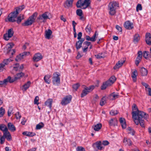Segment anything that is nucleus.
Here are the masks:
<instances>
[{"instance_id":"1","label":"nucleus","mask_w":151,"mask_h":151,"mask_svg":"<svg viewBox=\"0 0 151 151\" xmlns=\"http://www.w3.org/2000/svg\"><path fill=\"white\" fill-rule=\"evenodd\" d=\"M132 110H136L132 112V118L134 120L135 124L138 125L139 123L142 127H145L144 119H147L149 118V115L146 113L139 111L135 104H134L132 107Z\"/></svg>"},{"instance_id":"2","label":"nucleus","mask_w":151,"mask_h":151,"mask_svg":"<svg viewBox=\"0 0 151 151\" xmlns=\"http://www.w3.org/2000/svg\"><path fill=\"white\" fill-rule=\"evenodd\" d=\"M118 4L116 2L113 1L110 3L108 5L109 10V14L111 15H114L116 12V10L118 7Z\"/></svg>"},{"instance_id":"3","label":"nucleus","mask_w":151,"mask_h":151,"mask_svg":"<svg viewBox=\"0 0 151 151\" xmlns=\"http://www.w3.org/2000/svg\"><path fill=\"white\" fill-rule=\"evenodd\" d=\"M89 0H79L76 3L77 8L85 9L89 5Z\"/></svg>"},{"instance_id":"4","label":"nucleus","mask_w":151,"mask_h":151,"mask_svg":"<svg viewBox=\"0 0 151 151\" xmlns=\"http://www.w3.org/2000/svg\"><path fill=\"white\" fill-rule=\"evenodd\" d=\"M95 86L93 85L90 86L88 87L85 86L84 89L82 90L81 94V97L83 98L86 96L89 93L92 91L94 88Z\"/></svg>"},{"instance_id":"5","label":"nucleus","mask_w":151,"mask_h":151,"mask_svg":"<svg viewBox=\"0 0 151 151\" xmlns=\"http://www.w3.org/2000/svg\"><path fill=\"white\" fill-rule=\"evenodd\" d=\"M59 76L60 75L58 74V72H56L53 73L52 78V81L53 84L58 86L60 84V78Z\"/></svg>"},{"instance_id":"6","label":"nucleus","mask_w":151,"mask_h":151,"mask_svg":"<svg viewBox=\"0 0 151 151\" xmlns=\"http://www.w3.org/2000/svg\"><path fill=\"white\" fill-rule=\"evenodd\" d=\"M18 14L14 11L10 13L8 16V19L9 22H14L16 21Z\"/></svg>"},{"instance_id":"7","label":"nucleus","mask_w":151,"mask_h":151,"mask_svg":"<svg viewBox=\"0 0 151 151\" xmlns=\"http://www.w3.org/2000/svg\"><path fill=\"white\" fill-rule=\"evenodd\" d=\"M72 97L71 95H69L66 96L63 98L61 102L62 105H66L69 103L71 101Z\"/></svg>"},{"instance_id":"8","label":"nucleus","mask_w":151,"mask_h":151,"mask_svg":"<svg viewBox=\"0 0 151 151\" xmlns=\"http://www.w3.org/2000/svg\"><path fill=\"white\" fill-rule=\"evenodd\" d=\"M14 33L12 28L9 29L8 31V33L4 34V39L6 40H8L10 38L12 37Z\"/></svg>"},{"instance_id":"9","label":"nucleus","mask_w":151,"mask_h":151,"mask_svg":"<svg viewBox=\"0 0 151 151\" xmlns=\"http://www.w3.org/2000/svg\"><path fill=\"white\" fill-rule=\"evenodd\" d=\"M47 13L46 12L42 15H39L37 19L40 20L41 22H45L46 20L49 18V16L47 14Z\"/></svg>"},{"instance_id":"10","label":"nucleus","mask_w":151,"mask_h":151,"mask_svg":"<svg viewBox=\"0 0 151 151\" xmlns=\"http://www.w3.org/2000/svg\"><path fill=\"white\" fill-rule=\"evenodd\" d=\"M92 147L95 149L97 148V149L100 150H102L104 148L102 145L101 142V141H98L93 143L92 145Z\"/></svg>"},{"instance_id":"11","label":"nucleus","mask_w":151,"mask_h":151,"mask_svg":"<svg viewBox=\"0 0 151 151\" xmlns=\"http://www.w3.org/2000/svg\"><path fill=\"white\" fill-rule=\"evenodd\" d=\"M24 73L22 72H21L17 73L14 78L12 79V78L11 77V82H10V83H11L13 82L18 79L20 78L21 77L24 76Z\"/></svg>"},{"instance_id":"12","label":"nucleus","mask_w":151,"mask_h":151,"mask_svg":"<svg viewBox=\"0 0 151 151\" xmlns=\"http://www.w3.org/2000/svg\"><path fill=\"white\" fill-rule=\"evenodd\" d=\"M133 23H130L129 21L125 22L124 24V27L127 29H133Z\"/></svg>"},{"instance_id":"13","label":"nucleus","mask_w":151,"mask_h":151,"mask_svg":"<svg viewBox=\"0 0 151 151\" xmlns=\"http://www.w3.org/2000/svg\"><path fill=\"white\" fill-rule=\"evenodd\" d=\"M145 41L148 45H151V34L150 33H147L146 34Z\"/></svg>"},{"instance_id":"14","label":"nucleus","mask_w":151,"mask_h":151,"mask_svg":"<svg viewBox=\"0 0 151 151\" xmlns=\"http://www.w3.org/2000/svg\"><path fill=\"white\" fill-rule=\"evenodd\" d=\"M2 137L4 138L5 139V138H6L8 141H10L12 140V137L11 135L8 131L4 132Z\"/></svg>"},{"instance_id":"15","label":"nucleus","mask_w":151,"mask_h":151,"mask_svg":"<svg viewBox=\"0 0 151 151\" xmlns=\"http://www.w3.org/2000/svg\"><path fill=\"white\" fill-rule=\"evenodd\" d=\"M42 58V57L41 54L39 53H37L35 54L34 56L33 59V60L35 62H37Z\"/></svg>"},{"instance_id":"16","label":"nucleus","mask_w":151,"mask_h":151,"mask_svg":"<svg viewBox=\"0 0 151 151\" xmlns=\"http://www.w3.org/2000/svg\"><path fill=\"white\" fill-rule=\"evenodd\" d=\"M125 60H119L115 66L114 67V69H116L119 68L122 66L124 63L125 62Z\"/></svg>"},{"instance_id":"17","label":"nucleus","mask_w":151,"mask_h":151,"mask_svg":"<svg viewBox=\"0 0 151 151\" xmlns=\"http://www.w3.org/2000/svg\"><path fill=\"white\" fill-rule=\"evenodd\" d=\"M34 22L32 20L28 18L27 21L24 23H22V24L23 26H28L31 25Z\"/></svg>"},{"instance_id":"18","label":"nucleus","mask_w":151,"mask_h":151,"mask_svg":"<svg viewBox=\"0 0 151 151\" xmlns=\"http://www.w3.org/2000/svg\"><path fill=\"white\" fill-rule=\"evenodd\" d=\"M108 122L110 126H114L117 125V121L116 119L112 118Z\"/></svg>"},{"instance_id":"19","label":"nucleus","mask_w":151,"mask_h":151,"mask_svg":"<svg viewBox=\"0 0 151 151\" xmlns=\"http://www.w3.org/2000/svg\"><path fill=\"white\" fill-rule=\"evenodd\" d=\"M52 101V99H48L45 102V104L51 109Z\"/></svg>"},{"instance_id":"20","label":"nucleus","mask_w":151,"mask_h":151,"mask_svg":"<svg viewBox=\"0 0 151 151\" xmlns=\"http://www.w3.org/2000/svg\"><path fill=\"white\" fill-rule=\"evenodd\" d=\"M11 81V77L9 76L7 78L4 80L3 81H0V85L6 84L9 82L10 83Z\"/></svg>"},{"instance_id":"21","label":"nucleus","mask_w":151,"mask_h":151,"mask_svg":"<svg viewBox=\"0 0 151 151\" xmlns=\"http://www.w3.org/2000/svg\"><path fill=\"white\" fill-rule=\"evenodd\" d=\"M119 122L123 129H125L126 127V124L125 120L124 118H120L119 119Z\"/></svg>"},{"instance_id":"22","label":"nucleus","mask_w":151,"mask_h":151,"mask_svg":"<svg viewBox=\"0 0 151 151\" xmlns=\"http://www.w3.org/2000/svg\"><path fill=\"white\" fill-rule=\"evenodd\" d=\"M8 129L12 132H14L16 130V128L14 126L12 123H9L7 124Z\"/></svg>"},{"instance_id":"23","label":"nucleus","mask_w":151,"mask_h":151,"mask_svg":"<svg viewBox=\"0 0 151 151\" xmlns=\"http://www.w3.org/2000/svg\"><path fill=\"white\" fill-rule=\"evenodd\" d=\"M31 84L30 81H28L27 83H25L23 86L22 90L24 91H26L29 87Z\"/></svg>"},{"instance_id":"24","label":"nucleus","mask_w":151,"mask_h":151,"mask_svg":"<svg viewBox=\"0 0 151 151\" xmlns=\"http://www.w3.org/2000/svg\"><path fill=\"white\" fill-rule=\"evenodd\" d=\"M25 7L24 5H22L19 6L18 7H16L15 9L16 10L14 11L16 13H17V14H18L19 12L22 11L23 9H24Z\"/></svg>"},{"instance_id":"25","label":"nucleus","mask_w":151,"mask_h":151,"mask_svg":"<svg viewBox=\"0 0 151 151\" xmlns=\"http://www.w3.org/2000/svg\"><path fill=\"white\" fill-rule=\"evenodd\" d=\"M74 0H67L65 3V4L66 5L65 7L68 8L70 7H71L72 6Z\"/></svg>"},{"instance_id":"26","label":"nucleus","mask_w":151,"mask_h":151,"mask_svg":"<svg viewBox=\"0 0 151 151\" xmlns=\"http://www.w3.org/2000/svg\"><path fill=\"white\" fill-rule=\"evenodd\" d=\"M45 32V38L49 39L52 33V31L50 29H48L47 30H46Z\"/></svg>"},{"instance_id":"27","label":"nucleus","mask_w":151,"mask_h":151,"mask_svg":"<svg viewBox=\"0 0 151 151\" xmlns=\"http://www.w3.org/2000/svg\"><path fill=\"white\" fill-rule=\"evenodd\" d=\"M111 85L109 83L107 82V81L104 82L101 86V89L102 90H105L106 88L107 87L110 86Z\"/></svg>"},{"instance_id":"28","label":"nucleus","mask_w":151,"mask_h":151,"mask_svg":"<svg viewBox=\"0 0 151 151\" xmlns=\"http://www.w3.org/2000/svg\"><path fill=\"white\" fill-rule=\"evenodd\" d=\"M140 71L142 76H146L148 73L147 70L144 67L141 68Z\"/></svg>"},{"instance_id":"29","label":"nucleus","mask_w":151,"mask_h":151,"mask_svg":"<svg viewBox=\"0 0 151 151\" xmlns=\"http://www.w3.org/2000/svg\"><path fill=\"white\" fill-rule=\"evenodd\" d=\"M123 143L125 145H128L129 146H130L132 144V142L130 139H127L126 138H124L123 140Z\"/></svg>"},{"instance_id":"30","label":"nucleus","mask_w":151,"mask_h":151,"mask_svg":"<svg viewBox=\"0 0 151 151\" xmlns=\"http://www.w3.org/2000/svg\"><path fill=\"white\" fill-rule=\"evenodd\" d=\"M116 78L114 76H112L110 78L109 80L107 81V82H109L110 84L111 85L116 81Z\"/></svg>"},{"instance_id":"31","label":"nucleus","mask_w":151,"mask_h":151,"mask_svg":"<svg viewBox=\"0 0 151 151\" xmlns=\"http://www.w3.org/2000/svg\"><path fill=\"white\" fill-rule=\"evenodd\" d=\"M102 127V124L101 123H99L94 126V130L96 131H99Z\"/></svg>"},{"instance_id":"32","label":"nucleus","mask_w":151,"mask_h":151,"mask_svg":"<svg viewBox=\"0 0 151 151\" xmlns=\"http://www.w3.org/2000/svg\"><path fill=\"white\" fill-rule=\"evenodd\" d=\"M0 129L3 132H6L8 131V129L4 124H2L0 125Z\"/></svg>"},{"instance_id":"33","label":"nucleus","mask_w":151,"mask_h":151,"mask_svg":"<svg viewBox=\"0 0 151 151\" xmlns=\"http://www.w3.org/2000/svg\"><path fill=\"white\" fill-rule=\"evenodd\" d=\"M140 40V36L139 34H136L134 37L133 42L136 43H138Z\"/></svg>"},{"instance_id":"34","label":"nucleus","mask_w":151,"mask_h":151,"mask_svg":"<svg viewBox=\"0 0 151 151\" xmlns=\"http://www.w3.org/2000/svg\"><path fill=\"white\" fill-rule=\"evenodd\" d=\"M37 12H35L31 16L29 17V18L30 19L35 22L36 17H37Z\"/></svg>"},{"instance_id":"35","label":"nucleus","mask_w":151,"mask_h":151,"mask_svg":"<svg viewBox=\"0 0 151 151\" xmlns=\"http://www.w3.org/2000/svg\"><path fill=\"white\" fill-rule=\"evenodd\" d=\"M143 56L146 59H147L151 57L150 55L149 54V52L147 51H145L143 52Z\"/></svg>"},{"instance_id":"36","label":"nucleus","mask_w":151,"mask_h":151,"mask_svg":"<svg viewBox=\"0 0 151 151\" xmlns=\"http://www.w3.org/2000/svg\"><path fill=\"white\" fill-rule=\"evenodd\" d=\"M80 41H78L76 42V49L78 50L80 49L82 46V43L80 42Z\"/></svg>"},{"instance_id":"37","label":"nucleus","mask_w":151,"mask_h":151,"mask_svg":"<svg viewBox=\"0 0 151 151\" xmlns=\"http://www.w3.org/2000/svg\"><path fill=\"white\" fill-rule=\"evenodd\" d=\"M118 96V94H115L114 92H113L109 96L112 100H114L117 98Z\"/></svg>"},{"instance_id":"38","label":"nucleus","mask_w":151,"mask_h":151,"mask_svg":"<svg viewBox=\"0 0 151 151\" xmlns=\"http://www.w3.org/2000/svg\"><path fill=\"white\" fill-rule=\"evenodd\" d=\"M44 124L42 122H41L36 125V129H40L44 127Z\"/></svg>"},{"instance_id":"39","label":"nucleus","mask_w":151,"mask_h":151,"mask_svg":"<svg viewBox=\"0 0 151 151\" xmlns=\"http://www.w3.org/2000/svg\"><path fill=\"white\" fill-rule=\"evenodd\" d=\"M50 76L49 75H46L44 77V79L45 80V82L48 84L50 83V81H49V78H50Z\"/></svg>"},{"instance_id":"40","label":"nucleus","mask_w":151,"mask_h":151,"mask_svg":"<svg viewBox=\"0 0 151 151\" xmlns=\"http://www.w3.org/2000/svg\"><path fill=\"white\" fill-rule=\"evenodd\" d=\"M97 32L96 31L95 32V33H94V34L93 35V36L91 37V41L92 42H94L96 40V36H98V34H96Z\"/></svg>"},{"instance_id":"41","label":"nucleus","mask_w":151,"mask_h":151,"mask_svg":"<svg viewBox=\"0 0 151 151\" xmlns=\"http://www.w3.org/2000/svg\"><path fill=\"white\" fill-rule=\"evenodd\" d=\"M5 112V109L2 107L0 108V117H2Z\"/></svg>"},{"instance_id":"42","label":"nucleus","mask_w":151,"mask_h":151,"mask_svg":"<svg viewBox=\"0 0 151 151\" xmlns=\"http://www.w3.org/2000/svg\"><path fill=\"white\" fill-rule=\"evenodd\" d=\"M80 86V84L79 83H77L73 85V88L74 90L76 91Z\"/></svg>"},{"instance_id":"43","label":"nucleus","mask_w":151,"mask_h":151,"mask_svg":"<svg viewBox=\"0 0 151 151\" xmlns=\"http://www.w3.org/2000/svg\"><path fill=\"white\" fill-rule=\"evenodd\" d=\"M137 75V70H134V71L132 73L131 77L132 78H136Z\"/></svg>"},{"instance_id":"44","label":"nucleus","mask_w":151,"mask_h":151,"mask_svg":"<svg viewBox=\"0 0 151 151\" xmlns=\"http://www.w3.org/2000/svg\"><path fill=\"white\" fill-rule=\"evenodd\" d=\"M118 113V112L117 110H112L110 112V114L112 116H114L117 114Z\"/></svg>"},{"instance_id":"45","label":"nucleus","mask_w":151,"mask_h":151,"mask_svg":"<svg viewBox=\"0 0 151 151\" xmlns=\"http://www.w3.org/2000/svg\"><path fill=\"white\" fill-rule=\"evenodd\" d=\"M13 108L12 107H10L9 108L8 112H7V114H8V116H10L12 112L13 111Z\"/></svg>"},{"instance_id":"46","label":"nucleus","mask_w":151,"mask_h":151,"mask_svg":"<svg viewBox=\"0 0 151 151\" xmlns=\"http://www.w3.org/2000/svg\"><path fill=\"white\" fill-rule=\"evenodd\" d=\"M12 61L10 58L6 59L4 60L3 61V63H4L6 65H7L10 62Z\"/></svg>"},{"instance_id":"47","label":"nucleus","mask_w":151,"mask_h":151,"mask_svg":"<svg viewBox=\"0 0 151 151\" xmlns=\"http://www.w3.org/2000/svg\"><path fill=\"white\" fill-rule=\"evenodd\" d=\"M104 97H103L101 100L100 104L101 106H103L106 103V101L104 99Z\"/></svg>"},{"instance_id":"48","label":"nucleus","mask_w":151,"mask_h":151,"mask_svg":"<svg viewBox=\"0 0 151 151\" xmlns=\"http://www.w3.org/2000/svg\"><path fill=\"white\" fill-rule=\"evenodd\" d=\"M91 25L88 24L86 28V30L87 32H90L91 31Z\"/></svg>"},{"instance_id":"49","label":"nucleus","mask_w":151,"mask_h":151,"mask_svg":"<svg viewBox=\"0 0 151 151\" xmlns=\"http://www.w3.org/2000/svg\"><path fill=\"white\" fill-rule=\"evenodd\" d=\"M77 14L78 16H81L82 15L83 12L82 11L81 9H78L76 10Z\"/></svg>"},{"instance_id":"50","label":"nucleus","mask_w":151,"mask_h":151,"mask_svg":"<svg viewBox=\"0 0 151 151\" xmlns=\"http://www.w3.org/2000/svg\"><path fill=\"white\" fill-rule=\"evenodd\" d=\"M21 54H20L19 55H18L17 56L16 58L15 59L16 61H18L19 60H21L23 58L22 56H21Z\"/></svg>"},{"instance_id":"51","label":"nucleus","mask_w":151,"mask_h":151,"mask_svg":"<svg viewBox=\"0 0 151 151\" xmlns=\"http://www.w3.org/2000/svg\"><path fill=\"white\" fill-rule=\"evenodd\" d=\"M24 18L22 17L21 18V17L19 16L17 18V20H16V21L17 23L18 24H19L21 22L22 20Z\"/></svg>"},{"instance_id":"52","label":"nucleus","mask_w":151,"mask_h":151,"mask_svg":"<svg viewBox=\"0 0 151 151\" xmlns=\"http://www.w3.org/2000/svg\"><path fill=\"white\" fill-rule=\"evenodd\" d=\"M142 59L140 58H137L135 61V64L137 66H138L139 62L141 61Z\"/></svg>"},{"instance_id":"53","label":"nucleus","mask_w":151,"mask_h":151,"mask_svg":"<svg viewBox=\"0 0 151 151\" xmlns=\"http://www.w3.org/2000/svg\"><path fill=\"white\" fill-rule=\"evenodd\" d=\"M77 151H86L85 149L81 146L78 147L76 148Z\"/></svg>"},{"instance_id":"54","label":"nucleus","mask_w":151,"mask_h":151,"mask_svg":"<svg viewBox=\"0 0 151 151\" xmlns=\"http://www.w3.org/2000/svg\"><path fill=\"white\" fill-rule=\"evenodd\" d=\"M142 53L141 51H139L137 53V58H140L142 59Z\"/></svg>"},{"instance_id":"55","label":"nucleus","mask_w":151,"mask_h":151,"mask_svg":"<svg viewBox=\"0 0 151 151\" xmlns=\"http://www.w3.org/2000/svg\"><path fill=\"white\" fill-rule=\"evenodd\" d=\"M39 100V97L38 96H36L34 99V104H35L38 105L39 104L38 102Z\"/></svg>"},{"instance_id":"56","label":"nucleus","mask_w":151,"mask_h":151,"mask_svg":"<svg viewBox=\"0 0 151 151\" xmlns=\"http://www.w3.org/2000/svg\"><path fill=\"white\" fill-rule=\"evenodd\" d=\"M142 10V5L140 4H138L136 7V10L137 12L138 11V10Z\"/></svg>"},{"instance_id":"57","label":"nucleus","mask_w":151,"mask_h":151,"mask_svg":"<svg viewBox=\"0 0 151 151\" xmlns=\"http://www.w3.org/2000/svg\"><path fill=\"white\" fill-rule=\"evenodd\" d=\"M36 134L35 133L32 132H28V133L27 134V136L29 137H33Z\"/></svg>"},{"instance_id":"58","label":"nucleus","mask_w":151,"mask_h":151,"mask_svg":"<svg viewBox=\"0 0 151 151\" xmlns=\"http://www.w3.org/2000/svg\"><path fill=\"white\" fill-rule=\"evenodd\" d=\"M15 116L17 119H19L21 116V115L19 114V112H18L15 114Z\"/></svg>"},{"instance_id":"59","label":"nucleus","mask_w":151,"mask_h":151,"mask_svg":"<svg viewBox=\"0 0 151 151\" xmlns=\"http://www.w3.org/2000/svg\"><path fill=\"white\" fill-rule=\"evenodd\" d=\"M142 84L143 86L145 87L146 90H147V88H149L148 87L149 86V85L145 83L142 82Z\"/></svg>"},{"instance_id":"60","label":"nucleus","mask_w":151,"mask_h":151,"mask_svg":"<svg viewBox=\"0 0 151 151\" xmlns=\"http://www.w3.org/2000/svg\"><path fill=\"white\" fill-rule=\"evenodd\" d=\"M116 29L118 30L119 31L122 32V27H120L118 25H116Z\"/></svg>"},{"instance_id":"61","label":"nucleus","mask_w":151,"mask_h":151,"mask_svg":"<svg viewBox=\"0 0 151 151\" xmlns=\"http://www.w3.org/2000/svg\"><path fill=\"white\" fill-rule=\"evenodd\" d=\"M91 44V42L88 41L84 42L83 43V45H86L87 46H88H88L90 45Z\"/></svg>"},{"instance_id":"62","label":"nucleus","mask_w":151,"mask_h":151,"mask_svg":"<svg viewBox=\"0 0 151 151\" xmlns=\"http://www.w3.org/2000/svg\"><path fill=\"white\" fill-rule=\"evenodd\" d=\"M5 65H5L4 63H3V62L0 64V72L2 71V70L1 69L3 68Z\"/></svg>"},{"instance_id":"63","label":"nucleus","mask_w":151,"mask_h":151,"mask_svg":"<svg viewBox=\"0 0 151 151\" xmlns=\"http://www.w3.org/2000/svg\"><path fill=\"white\" fill-rule=\"evenodd\" d=\"M14 66L13 67V68L14 69H15V70H17V68L19 66V63H16L14 64Z\"/></svg>"},{"instance_id":"64","label":"nucleus","mask_w":151,"mask_h":151,"mask_svg":"<svg viewBox=\"0 0 151 151\" xmlns=\"http://www.w3.org/2000/svg\"><path fill=\"white\" fill-rule=\"evenodd\" d=\"M109 142L107 140L103 141L102 142V144L104 145H107L109 144Z\"/></svg>"}]
</instances>
